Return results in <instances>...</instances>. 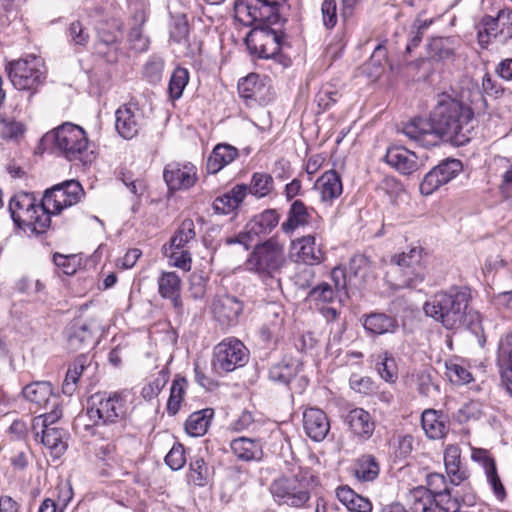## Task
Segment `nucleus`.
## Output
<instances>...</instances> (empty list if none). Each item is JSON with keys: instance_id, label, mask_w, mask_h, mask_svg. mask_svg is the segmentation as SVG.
Instances as JSON below:
<instances>
[{"instance_id": "obj_1", "label": "nucleus", "mask_w": 512, "mask_h": 512, "mask_svg": "<svg viewBox=\"0 0 512 512\" xmlns=\"http://www.w3.org/2000/svg\"><path fill=\"white\" fill-rule=\"evenodd\" d=\"M471 290L464 286H453L439 291L423 306L425 314L441 323L446 329L466 328L478 335L481 330L480 314L470 306Z\"/></svg>"}, {"instance_id": "obj_2", "label": "nucleus", "mask_w": 512, "mask_h": 512, "mask_svg": "<svg viewBox=\"0 0 512 512\" xmlns=\"http://www.w3.org/2000/svg\"><path fill=\"white\" fill-rule=\"evenodd\" d=\"M473 118L474 112L470 106L447 93L437 96V102L430 114L439 141L445 139L458 146L469 142Z\"/></svg>"}, {"instance_id": "obj_3", "label": "nucleus", "mask_w": 512, "mask_h": 512, "mask_svg": "<svg viewBox=\"0 0 512 512\" xmlns=\"http://www.w3.org/2000/svg\"><path fill=\"white\" fill-rule=\"evenodd\" d=\"M286 22L271 23L269 21H256L250 26L254 28L246 37V44L252 54L263 59H275L283 67L291 65V59L284 53L290 47L287 34L280 28H271L269 25L283 26Z\"/></svg>"}, {"instance_id": "obj_4", "label": "nucleus", "mask_w": 512, "mask_h": 512, "mask_svg": "<svg viewBox=\"0 0 512 512\" xmlns=\"http://www.w3.org/2000/svg\"><path fill=\"white\" fill-rule=\"evenodd\" d=\"M42 142L53 144L67 160L80 162L86 166L95 160V154L89 149V140L84 129L66 122L46 133Z\"/></svg>"}, {"instance_id": "obj_5", "label": "nucleus", "mask_w": 512, "mask_h": 512, "mask_svg": "<svg viewBox=\"0 0 512 512\" xmlns=\"http://www.w3.org/2000/svg\"><path fill=\"white\" fill-rule=\"evenodd\" d=\"M312 484L311 470L298 466L291 475H282L273 480L270 492L279 505L303 508L311 497Z\"/></svg>"}, {"instance_id": "obj_6", "label": "nucleus", "mask_w": 512, "mask_h": 512, "mask_svg": "<svg viewBox=\"0 0 512 512\" xmlns=\"http://www.w3.org/2000/svg\"><path fill=\"white\" fill-rule=\"evenodd\" d=\"M128 410L123 392H99L91 396L86 414L96 427L111 426L113 438L120 433L118 424L126 418Z\"/></svg>"}, {"instance_id": "obj_7", "label": "nucleus", "mask_w": 512, "mask_h": 512, "mask_svg": "<svg viewBox=\"0 0 512 512\" xmlns=\"http://www.w3.org/2000/svg\"><path fill=\"white\" fill-rule=\"evenodd\" d=\"M9 212L19 228L30 234H43L50 225L44 200L36 202L32 193L18 192L9 201Z\"/></svg>"}, {"instance_id": "obj_8", "label": "nucleus", "mask_w": 512, "mask_h": 512, "mask_svg": "<svg viewBox=\"0 0 512 512\" xmlns=\"http://www.w3.org/2000/svg\"><path fill=\"white\" fill-rule=\"evenodd\" d=\"M285 264L284 248L273 239L257 244L247 259L249 271L274 279Z\"/></svg>"}, {"instance_id": "obj_9", "label": "nucleus", "mask_w": 512, "mask_h": 512, "mask_svg": "<svg viewBox=\"0 0 512 512\" xmlns=\"http://www.w3.org/2000/svg\"><path fill=\"white\" fill-rule=\"evenodd\" d=\"M6 71L18 90H36L46 78L42 59L33 55L9 62Z\"/></svg>"}, {"instance_id": "obj_10", "label": "nucleus", "mask_w": 512, "mask_h": 512, "mask_svg": "<svg viewBox=\"0 0 512 512\" xmlns=\"http://www.w3.org/2000/svg\"><path fill=\"white\" fill-rule=\"evenodd\" d=\"M249 360V350L235 337H228L213 350L212 368L218 374L229 373L243 367Z\"/></svg>"}, {"instance_id": "obj_11", "label": "nucleus", "mask_w": 512, "mask_h": 512, "mask_svg": "<svg viewBox=\"0 0 512 512\" xmlns=\"http://www.w3.org/2000/svg\"><path fill=\"white\" fill-rule=\"evenodd\" d=\"M84 195L82 185L76 180H66L46 190L43 200L49 217L79 203Z\"/></svg>"}, {"instance_id": "obj_12", "label": "nucleus", "mask_w": 512, "mask_h": 512, "mask_svg": "<svg viewBox=\"0 0 512 512\" xmlns=\"http://www.w3.org/2000/svg\"><path fill=\"white\" fill-rule=\"evenodd\" d=\"M463 170L460 160L447 158L433 167L423 178L419 190L424 196H429L441 186L454 179Z\"/></svg>"}, {"instance_id": "obj_13", "label": "nucleus", "mask_w": 512, "mask_h": 512, "mask_svg": "<svg viewBox=\"0 0 512 512\" xmlns=\"http://www.w3.org/2000/svg\"><path fill=\"white\" fill-rule=\"evenodd\" d=\"M102 329L98 317L74 319L66 328L68 348L71 351H79L92 345L94 335Z\"/></svg>"}, {"instance_id": "obj_14", "label": "nucleus", "mask_w": 512, "mask_h": 512, "mask_svg": "<svg viewBox=\"0 0 512 512\" xmlns=\"http://www.w3.org/2000/svg\"><path fill=\"white\" fill-rule=\"evenodd\" d=\"M244 310L243 302L229 294L217 295L211 303L214 320L225 329L236 326Z\"/></svg>"}, {"instance_id": "obj_15", "label": "nucleus", "mask_w": 512, "mask_h": 512, "mask_svg": "<svg viewBox=\"0 0 512 512\" xmlns=\"http://www.w3.org/2000/svg\"><path fill=\"white\" fill-rule=\"evenodd\" d=\"M115 128L124 139H132L144 126V112L137 104L128 103L120 106L115 113Z\"/></svg>"}, {"instance_id": "obj_16", "label": "nucleus", "mask_w": 512, "mask_h": 512, "mask_svg": "<svg viewBox=\"0 0 512 512\" xmlns=\"http://www.w3.org/2000/svg\"><path fill=\"white\" fill-rule=\"evenodd\" d=\"M275 0H236L234 3L235 18L244 25H251L263 18L273 16Z\"/></svg>"}, {"instance_id": "obj_17", "label": "nucleus", "mask_w": 512, "mask_h": 512, "mask_svg": "<svg viewBox=\"0 0 512 512\" xmlns=\"http://www.w3.org/2000/svg\"><path fill=\"white\" fill-rule=\"evenodd\" d=\"M163 177L170 190L189 189L197 181V169L191 163L172 162L165 166Z\"/></svg>"}, {"instance_id": "obj_18", "label": "nucleus", "mask_w": 512, "mask_h": 512, "mask_svg": "<svg viewBox=\"0 0 512 512\" xmlns=\"http://www.w3.org/2000/svg\"><path fill=\"white\" fill-rule=\"evenodd\" d=\"M402 133L411 141L423 147L437 145L439 136L433 127L431 119L414 118L402 128Z\"/></svg>"}, {"instance_id": "obj_19", "label": "nucleus", "mask_w": 512, "mask_h": 512, "mask_svg": "<svg viewBox=\"0 0 512 512\" xmlns=\"http://www.w3.org/2000/svg\"><path fill=\"white\" fill-rule=\"evenodd\" d=\"M291 247L295 251L296 262L313 266L322 263L325 259V252L313 235H306L293 240Z\"/></svg>"}, {"instance_id": "obj_20", "label": "nucleus", "mask_w": 512, "mask_h": 512, "mask_svg": "<svg viewBox=\"0 0 512 512\" xmlns=\"http://www.w3.org/2000/svg\"><path fill=\"white\" fill-rule=\"evenodd\" d=\"M303 427L313 441L324 440L330 430V422L325 412L319 408H308L303 414Z\"/></svg>"}, {"instance_id": "obj_21", "label": "nucleus", "mask_w": 512, "mask_h": 512, "mask_svg": "<svg viewBox=\"0 0 512 512\" xmlns=\"http://www.w3.org/2000/svg\"><path fill=\"white\" fill-rule=\"evenodd\" d=\"M22 394L28 401L44 409L58 405V397L53 393L51 384L46 381H37L26 385Z\"/></svg>"}, {"instance_id": "obj_22", "label": "nucleus", "mask_w": 512, "mask_h": 512, "mask_svg": "<svg viewBox=\"0 0 512 512\" xmlns=\"http://www.w3.org/2000/svg\"><path fill=\"white\" fill-rule=\"evenodd\" d=\"M385 161L404 175H410L418 170L416 154L401 146L389 148L385 155Z\"/></svg>"}, {"instance_id": "obj_23", "label": "nucleus", "mask_w": 512, "mask_h": 512, "mask_svg": "<svg viewBox=\"0 0 512 512\" xmlns=\"http://www.w3.org/2000/svg\"><path fill=\"white\" fill-rule=\"evenodd\" d=\"M315 189L319 192L323 203L332 205L343 192L340 175L335 170L326 171L317 179Z\"/></svg>"}, {"instance_id": "obj_24", "label": "nucleus", "mask_w": 512, "mask_h": 512, "mask_svg": "<svg viewBox=\"0 0 512 512\" xmlns=\"http://www.w3.org/2000/svg\"><path fill=\"white\" fill-rule=\"evenodd\" d=\"M300 359L284 356L283 359L271 366L269 379L275 383L288 385L302 370Z\"/></svg>"}, {"instance_id": "obj_25", "label": "nucleus", "mask_w": 512, "mask_h": 512, "mask_svg": "<svg viewBox=\"0 0 512 512\" xmlns=\"http://www.w3.org/2000/svg\"><path fill=\"white\" fill-rule=\"evenodd\" d=\"M446 473L453 485H459L469 477L467 469L461 462V450L456 445H449L444 451Z\"/></svg>"}, {"instance_id": "obj_26", "label": "nucleus", "mask_w": 512, "mask_h": 512, "mask_svg": "<svg viewBox=\"0 0 512 512\" xmlns=\"http://www.w3.org/2000/svg\"><path fill=\"white\" fill-rule=\"evenodd\" d=\"M346 423L351 432L360 439H369L375 429L371 415L362 408L352 409L346 416Z\"/></svg>"}, {"instance_id": "obj_27", "label": "nucleus", "mask_w": 512, "mask_h": 512, "mask_svg": "<svg viewBox=\"0 0 512 512\" xmlns=\"http://www.w3.org/2000/svg\"><path fill=\"white\" fill-rule=\"evenodd\" d=\"M230 448L242 461H260L263 458V446L259 439L239 437L231 441Z\"/></svg>"}, {"instance_id": "obj_28", "label": "nucleus", "mask_w": 512, "mask_h": 512, "mask_svg": "<svg viewBox=\"0 0 512 512\" xmlns=\"http://www.w3.org/2000/svg\"><path fill=\"white\" fill-rule=\"evenodd\" d=\"M248 185L237 184L225 194L217 197L213 202V209L218 214H230L234 212L245 199Z\"/></svg>"}, {"instance_id": "obj_29", "label": "nucleus", "mask_w": 512, "mask_h": 512, "mask_svg": "<svg viewBox=\"0 0 512 512\" xmlns=\"http://www.w3.org/2000/svg\"><path fill=\"white\" fill-rule=\"evenodd\" d=\"M158 291L162 298L169 299L175 309L182 308L181 279L175 272H162L158 278Z\"/></svg>"}, {"instance_id": "obj_30", "label": "nucleus", "mask_w": 512, "mask_h": 512, "mask_svg": "<svg viewBox=\"0 0 512 512\" xmlns=\"http://www.w3.org/2000/svg\"><path fill=\"white\" fill-rule=\"evenodd\" d=\"M311 214L308 207L301 200H295L290 205L286 220L281 224L284 234L291 236L296 229L309 223Z\"/></svg>"}, {"instance_id": "obj_31", "label": "nucleus", "mask_w": 512, "mask_h": 512, "mask_svg": "<svg viewBox=\"0 0 512 512\" xmlns=\"http://www.w3.org/2000/svg\"><path fill=\"white\" fill-rule=\"evenodd\" d=\"M239 155L238 149L232 145L217 144L207 160V170L211 174L218 173L232 163Z\"/></svg>"}, {"instance_id": "obj_32", "label": "nucleus", "mask_w": 512, "mask_h": 512, "mask_svg": "<svg viewBox=\"0 0 512 512\" xmlns=\"http://www.w3.org/2000/svg\"><path fill=\"white\" fill-rule=\"evenodd\" d=\"M363 326L371 334L382 335L394 333L398 329V321L384 313H371L365 316Z\"/></svg>"}, {"instance_id": "obj_33", "label": "nucleus", "mask_w": 512, "mask_h": 512, "mask_svg": "<svg viewBox=\"0 0 512 512\" xmlns=\"http://www.w3.org/2000/svg\"><path fill=\"white\" fill-rule=\"evenodd\" d=\"M88 366V358L84 354L76 357L73 363L69 366L65 379L62 384V392L67 396H72L78 387V382L84 370Z\"/></svg>"}, {"instance_id": "obj_34", "label": "nucleus", "mask_w": 512, "mask_h": 512, "mask_svg": "<svg viewBox=\"0 0 512 512\" xmlns=\"http://www.w3.org/2000/svg\"><path fill=\"white\" fill-rule=\"evenodd\" d=\"M421 424L425 434L430 439H440L447 432L443 415L433 409H427L422 413Z\"/></svg>"}, {"instance_id": "obj_35", "label": "nucleus", "mask_w": 512, "mask_h": 512, "mask_svg": "<svg viewBox=\"0 0 512 512\" xmlns=\"http://www.w3.org/2000/svg\"><path fill=\"white\" fill-rule=\"evenodd\" d=\"M214 411L211 408L193 412L185 423V430L193 437L203 436L211 423Z\"/></svg>"}, {"instance_id": "obj_36", "label": "nucleus", "mask_w": 512, "mask_h": 512, "mask_svg": "<svg viewBox=\"0 0 512 512\" xmlns=\"http://www.w3.org/2000/svg\"><path fill=\"white\" fill-rule=\"evenodd\" d=\"M41 433V442L51 450V452L55 456H60L67 449L66 436L67 433L65 430L51 427L39 430V434Z\"/></svg>"}, {"instance_id": "obj_37", "label": "nucleus", "mask_w": 512, "mask_h": 512, "mask_svg": "<svg viewBox=\"0 0 512 512\" xmlns=\"http://www.w3.org/2000/svg\"><path fill=\"white\" fill-rule=\"evenodd\" d=\"M280 214L275 209H266L246 225V228L252 229L254 235L270 233L279 223Z\"/></svg>"}, {"instance_id": "obj_38", "label": "nucleus", "mask_w": 512, "mask_h": 512, "mask_svg": "<svg viewBox=\"0 0 512 512\" xmlns=\"http://www.w3.org/2000/svg\"><path fill=\"white\" fill-rule=\"evenodd\" d=\"M500 25L496 17L485 16L478 28L477 38L481 47H487L493 40L502 42V34H499Z\"/></svg>"}, {"instance_id": "obj_39", "label": "nucleus", "mask_w": 512, "mask_h": 512, "mask_svg": "<svg viewBox=\"0 0 512 512\" xmlns=\"http://www.w3.org/2000/svg\"><path fill=\"white\" fill-rule=\"evenodd\" d=\"M379 464L372 455H362L354 466V475L363 482L375 480L379 475Z\"/></svg>"}, {"instance_id": "obj_40", "label": "nucleus", "mask_w": 512, "mask_h": 512, "mask_svg": "<svg viewBox=\"0 0 512 512\" xmlns=\"http://www.w3.org/2000/svg\"><path fill=\"white\" fill-rule=\"evenodd\" d=\"M188 382L185 377L177 376L171 385L170 395L167 402V413L174 416L181 408V404L186 394Z\"/></svg>"}, {"instance_id": "obj_41", "label": "nucleus", "mask_w": 512, "mask_h": 512, "mask_svg": "<svg viewBox=\"0 0 512 512\" xmlns=\"http://www.w3.org/2000/svg\"><path fill=\"white\" fill-rule=\"evenodd\" d=\"M274 189L273 177L264 172H255L252 175L248 191L257 198L268 196Z\"/></svg>"}, {"instance_id": "obj_42", "label": "nucleus", "mask_w": 512, "mask_h": 512, "mask_svg": "<svg viewBox=\"0 0 512 512\" xmlns=\"http://www.w3.org/2000/svg\"><path fill=\"white\" fill-rule=\"evenodd\" d=\"M209 476V467L203 458L198 456L193 457L189 464V472L187 475L188 482L195 486L202 487L208 483Z\"/></svg>"}, {"instance_id": "obj_43", "label": "nucleus", "mask_w": 512, "mask_h": 512, "mask_svg": "<svg viewBox=\"0 0 512 512\" xmlns=\"http://www.w3.org/2000/svg\"><path fill=\"white\" fill-rule=\"evenodd\" d=\"M428 54L434 60H445L454 53V41L451 38L437 37L428 44Z\"/></svg>"}, {"instance_id": "obj_44", "label": "nucleus", "mask_w": 512, "mask_h": 512, "mask_svg": "<svg viewBox=\"0 0 512 512\" xmlns=\"http://www.w3.org/2000/svg\"><path fill=\"white\" fill-rule=\"evenodd\" d=\"M196 236L193 220L185 219L170 240V250H180Z\"/></svg>"}, {"instance_id": "obj_45", "label": "nucleus", "mask_w": 512, "mask_h": 512, "mask_svg": "<svg viewBox=\"0 0 512 512\" xmlns=\"http://www.w3.org/2000/svg\"><path fill=\"white\" fill-rule=\"evenodd\" d=\"M189 82V72L186 68L177 67L169 80L168 94L171 100H178Z\"/></svg>"}, {"instance_id": "obj_46", "label": "nucleus", "mask_w": 512, "mask_h": 512, "mask_svg": "<svg viewBox=\"0 0 512 512\" xmlns=\"http://www.w3.org/2000/svg\"><path fill=\"white\" fill-rule=\"evenodd\" d=\"M411 498L413 499L412 512H440L429 493L423 487H417L412 490Z\"/></svg>"}, {"instance_id": "obj_47", "label": "nucleus", "mask_w": 512, "mask_h": 512, "mask_svg": "<svg viewBox=\"0 0 512 512\" xmlns=\"http://www.w3.org/2000/svg\"><path fill=\"white\" fill-rule=\"evenodd\" d=\"M431 499L440 512H460L462 507V498L454 495L452 489L431 496Z\"/></svg>"}, {"instance_id": "obj_48", "label": "nucleus", "mask_w": 512, "mask_h": 512, "mask_svg": "<svg viewBox=\"0 0 512 512\" xmlns=\"http://www.w3.org/2000/svg\"><path fill=\"white\" fill-rule=\"evenodd\" d=\"M376 369L380 377L386 382H395L397 379V366L394 358L388 352L377 356Z\"/></svg>"}, {"instance_id": "obj_49", "label": "nucleus", "mask_w": 512, "mask_h": 512, "mask_svg": "<svg viewBox=\"0 0 512 512\" xmlns=\"http://www.w3.org/2000/svg\"><path fill=\"white\" fill-rule=\"evenodd\" d=\"M499 356L507 365L508 371L505 374L506 387L512 395V333L505 335L500 340Z\"/></svg>"}, {"instance_id": "obj_50", "label": "nucleus", "mask_w": 512, "mask_h": 512, "mask_svg": "<svg viewBox=\"0 0 512 512\" xmlns=\"http://www.w3.org/2000/svg\"><path fill=\"white\" fill-rule=\"evenodd\" d=\"M396 272L401 276V280L396 283L398 289L414 287L424 279V268L422 265L411 268H398Z\"/></svg>"}, {"instance_id": "obj_51", "label": "nucleus", "mask_w": 512, "mask_h": 512, "mask_svg": "<svg viewBox=\"0 0 512 512\" xmlns=\"http://www.w3.org/2000/svg\"><path fill=\"white\" fill-rule=\"evenodd\" d=\"M49 408L51 409L49 412L33 419L32 429L36 437L39 436V430L51 428L62 417V409L59 404Z\"/></svg>"}, {"instance_id": "obj_52", "label": "nucleus", "mask_w": 512, "mask_h": 512, "mask_svg": "<svg viewBox=\"0 0 512 512\" xmlns=\"http://www.w3.org/2000/svg\"><path fill=\"white\" fill-rule=\"evenodd\" d=\"M488 483L491 485L494 494L498 499H503L506 495L505 489L498 476L495 461L486 458L483 463Z\"/></svg>"}, {"instance_id": "obj_53", "label": "nucleus", "mask_w": 512, "mask_h": 512, "mask_svg": "<svg viewBox=\"0 0 512 512\" xmlns=\"http://www.w3.org/2000/svg\"><path fill=\"white\" fill-rule=\"evenodd\" d=\"M67 35L70 43L75 46L84 47L90 40L87 28L79 20H75L69 25Z\"/></svg>"}, {"instance_id": "obj_54", "label": "nucleus", "mask_w": 512, "mask_h": 512, "mask_svg": "<svg viewBox=\"0 0 512 512\" xmlns=\"http://www.w3.org/2000/svg\"><path fill=\"white\" fill-rule=\"evenodd\" d=\"M168 379V373L163 370L160 371L157 377H155L151 382L142 388L141 394L143 398L146 400H151L158 396L162 389L165 387Z\"/></svg>"}, {"instance_id": "obj_55", "label": "nucleus", "mask_w": 512, "mask_h": 512, "mask_svg": "<svg viewBox=\"0 0 512 512\" xmlns=\"http://www.w3.org/2000/svg\"><path fill=\"white\" fill-rule=\"evenodd\" d=\"M340 98V94L332 86H323L315 96V102L322 111L330 109Z\"/></svg>"}, {"instance_id": "obj_56", "label": "nucleus", "mask_w": 512, "mask_h": 512, "mask_svg": "<svg viewBox=\"0 0 512 512\" xmlns=\"http://www.w3.org/2000/svg\"><path fill=\"white\" fill-rule=\"evenodd\" d=\"M259 76L251 73L248 76L239 80L237 89L239 95L245 99H251L255 96L256 92L260 89Z\"/></svg>"}, {"instance_id": "obj_57", "label": "nucleus", "mask_w": 512, "mask_h": 512, "mask_svg": "<svg viewBox=\"0 0 512 512\" xmlns=\"http://www.w3.org/2000/svg\"><path fill=\"white\" fill-rule=\"evenodd\" d=\"M446 375L449 380L457 385L467 384L472 380L471 373L457 363H446Z\"/></svg>"}, {"instance_id": "obj_58", "label": "nucleus", "mask_w": 512, "mask_h": 512, "mask_svg": "<svg viewBox=\"0 0 512 512\" xmlns=\"http://www.w3.org/2000/svg\"><path fill=\"white\" fill-rule=\"evenodd\" d=\"M370 271L371 261L367 256L363 254H357L350 259L349 272L352 273L354 276L365 279L370 273Z\"/></svg>"}, {"instance_id": "obj_59", "label": "nucleus", "mask_w": 512, "mask_h": 512, "mask_svg": "<svg viewBox=\"0 0 512 512\" xmlns=\"http://www.w3.org/2000/svg\"><path fill=\"white\" fill-rule=\"evenodd\" d=\"M335 291L332 285L323 282L309 291L308 299L314 302L329 303L334 300Z\"/></svg>"}, {"instance_id": "obj_60", "label": "nucleus", "mask_w": 512, "mask_h": 512, "mask_svg": "<svg viewBox=\"0 0 512 512\" xmlns=\"http://www.w3.org/2000/svg\"><path fill=\"white\" fill-rule=\"evenodd\" d=\"M422 250L418 247L410 249L408 253H402L394 257L396 269L422 265Z\"/></svg>"}, {"instance_id": "obj_61", "label": "nucleus", "mask_w": 512, "mask_h": 512, "mask_svg": "<svg viewBox=\"0 0 512 512\" xmlns=\"http://www.w3.org/2000/svg\"><path fill=\"white\" fill-rule=\"evenodd\" d=\"M256 420L250 411H243L235 420L229 425V430L232 432L240 433L244 431L254 430Z\"/></svg>"}, {"instance_id": "obj_62", "label": "nucleus", "mask_w": 512, "mask_h": 512, "mask_svg": "<svg viewBox=\"0 0 512 512\" xmlns=\"http://www.w3.org/2000/svg\"><path fill=\"white\" fill-rule=\"evenodd\" d=\"M165 462L172 470L181 469L186 463L185 450L183 445L174 444L166 455Z\"/></svg>"}, {"instance_id": "obj_63", "label": "nucleus", "mask_w": 512, "mask_h": 512, "mask_svg": "<svg viewBox=\"0 0 512 512\" xmlns=\"http://www.w3.org/2000/svg\"><path fill=\"white\" fill-rule=\"evenodd\" d=\"M24 132V126L13 119H2L0 121V134L5 139H17Z\"/></svg>"}, {"instance_id": "obj_64", "label": "nucleus", "mask_w": 512, "mask_h": 512, "mask_svg": "<svg viewBox=\"0 0 512 512\" xmlns=\"http://www.w3.org/2000/svg\"><path fill=\"white\" fill-rule=\"evenodd\" d=\"M496 19L500 25L499 34H502V42L512 38V11L500 10Z\"/></svg>"}]
</instances>
